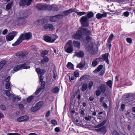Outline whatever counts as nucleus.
Wrapping results in <instances>:
<instances>
[{
    "label": "nucleus",
    "mask_w": 135,
    "mask_h": 135,
    "mask_svg": "<svg viewBox=\"0 0 135 135\" xmlns=\"http://www.w3.org/2000/svg\"><path fill=\"white\" fill-rule=\"evenodd\" d=\"M31 35V33L30 32L21 34L17 40L14 44H12V46H15L19 45L25 39L28 40Z\"/></svg>",
    "instance_id": "1"
},
{
    "label": "nucleus",
    "mask_w": 135,
    "mask_h": 135,
    "mask_svg": "<svg viewBox=\"0 0 135 135\" xmlns=\"http://www.w3.org/2000/svg\"><path fill=\"white\" fill-rule=\"evenodd\" d=\"M30 66L26 64V63H24L22 64H20L15 66L13 70H11V73H14L15 72H16L19 70L22 69H29Z\"/></svg>",
    "instance_id": "2"
},
{
    "label": "nucleus",
    "mask_w": 135,
    "mask_h": 135,
    "mask_svg": "<svg viewBox=\"0 0 135 135\" xmlns=\"http://www.w3.org/2000/svg\"><path fill=\"white\" fill-rule=\"evenodd\" d=\"M64 49L65 51L68 53H71L72 52L73 48L72 41L69 40L68 41L64 47Z\"/></svg>",
    "instance_id": "3"
},
{
    "label": "nucleus",
    "mask_w": 135,
    "mask_h": 135,
    "mask_svg": "<svg viewBox=\"0 0 135 135\" xmlns=\"http://www.w3.org/2000/svg\"><path fill=\"white\" fill-rule=\"evenodd\" d=\"M87 17L86 16H83L81 17L80 20V21L82 26L88 27L89 26V22L87 21Z\"/></svg>",
    "instance_id": "4"
},
{
    "label": "nucleus",
    "mask_w": 135,
    "mask_h": 135,
    "mask_svg": "<svg viewBox=\"0 0 135 135\" xmlns=\"http://www.w3.org/2000/svg\"><path fill=\"white\" fill-rule=\"evenodd\" d=\"M93 45V43L90 42L86 47L87 50L91 54H96V52L94 51Z\"/></svg>",
    "instance_id": "5"
},
{
    "label": "nucleus",
    "mask_w": 135,
    "mask_h": 135,
    "mask_svg": "<svg viewBox=\"0 0 135 135\" xmlns=\"http://www.w3.org/2000/svg\"><path fill=\"white\" fill-rule=\"evenodd\" d=\"M18 32L16 31H12L9 33L6 36L7 41H9L12 40L16 36Z\"/></svg>",
    "instance_id": "6"
},
{
    "label": "nucleus",
    "mask_w": 135,
    "mask_h": 135,
    "mask_svg": "<svg viewBox=\"0 0 135 135\" xmlns=\"http://www.w3.org/2000/svg\"><path fill=\"white\" fill-rule=\"evenodd\" d=\"M73 37L75 40H80L82 37V32L81 30L77 31L76 33L74 35Z\"/></svg>",
    "instance_id": "7"
},
{
    "label": "nucleus",
    "mask_w": 135,
    "mask_h": 135,
    "mask_svg": "<svg viewBox=\"0 0 135 135\" xmlns=\"http://www.w3.org/2000/svg\"><path fill=\"white\" fill-rule=\"evenodd\" d=\"M98 133H100L102 134H104L106 132V127L103 126L100 128L95 129L94 130Z\"/></svg>",
    "instance_id": "8"
},
{
    "label": "nucleus",
    "mask_w": 135,
    "mask_h": 135,
    "mask_svg": "<svg viewBox=\"0 0 135 135\" xmlns=\"http://www.w3.org/2000/svg\"><path fill=\"white\" fill-rule=\"evenodd\" d=\"M81 30L82 32H83L84 35L85 36H91V33L90 31L87 29L85 28H82Z\"/></svg>",
    "instance_id": "9"
},
{
    "label": "nucleus",
    "mask_w": 135,
    "mask_h": 135,
    "mask_svg": "<svg viewBox=\"0 0 135 135\" xmlns=\"http://www.w3.org/2000/svg\"><path fill=\"white\" fill-rule=\"evenodd\" d=\"M29 117L27 115L21 116L17 119V121L19 122H21L24 121H27L29 119Z\"/></svg>",
    "instance_id": "10"
},
{
    "label": "nucleus",
    "mask_w": 135,
    "mask_h": 135,
    "mask_svg": "<svg viewBox=\"0 0 135 135\" xmlns=\"http://www.w3.org/2000/svg\"><path fill=\"white\" fill-rule=\"evenodd\" d=\"M75 11V10L73 8H70L69 10H66L62 12V14L63 17L67 16L70 14L71 13H72Z\"/></svg>",
    "instance_id": "11"
},
{
    "label": "nucleus",
    "mask_w": 135,
    "mask_h": 135,
    "mask_svg": "<svg viewBox=\"0 0 135 135\" xmlns=\"http://www.w3.org/2000/svg\"><path fill=\"white\" fill-rule=\"evenodd\" d=\"M44 40L46 42H53L56 40V38L52 39L50 36H44Z\"/></svg>",
    "instance_id": "12"
},
{
    "label": "nucleus",
    "mask_w": 135,
    "mask_h": 135,
    "mask_svg": "<svg viewBox=\"0 0 135 135\" xmlns=\"http://www.w3.org/2000/svg\"><path fill=\"white\" fill-rule=\"evenodd\" d=\"M44 28L45 29L47 30L49 29L51 31H53L55 29L53 25L50 24H48L45 25L44 26Z\"/></svg>",
    "instance_id": "13"
},
{
    "label": "nucleus",
    "mask_w": 135,
    "mask_h": 135,
    "mask_svg": "<svg viewBox=\"0 0 135 135\" xmlns=\"http://www.w3.org/2000/svg\"><path fill=\"white\" fill-rule=\"evenodd\" d=\"M100 90L101 93H104L106 89V86L104 84H102L99 86Z\"/></svg>",
    "instance_id": "14"
},
{
    "label": "nucleus",
    "mask_w": 135,
    "mask_h": 135,
    "mask_svg": "<svg viewBox=\"0 0 135 135\" xmlns=\"http://www.w3.org/2000/svg\"><path fill=\"white\" fill-rule=\"evenodd\" d=\"M107 13L105 12H104L102 14L100 13H98L96 15V17L97 18L100 19L102 18L103 17H107Z\"/></svg>",
    "instance_id": "15"
},
{
    "label": "nucleus",
    "mask_w": 135,
    "mask_h": 135,
    "mask_svg": "<svg viewBox=\"0 0 135 135\" xmlns=\"http://www.w3.org/2000/svg\"><path fill=\"white\" fill-rule=\"evenodd\" d=\"M108 54L107 53L103 54L102 55V57L108 64H109V62L108 60Z\"/></svg>",
    "instance_id": "16"
},
{
    "label": "nucleus",
    "mask_w": 135,
    "mask_h": 135,
    "mask_svg": "<svg viewBox=\"0 0 135 135\" xmlns=\"http://www.w3.org/2000/svg\"><path fill=\"white\" fill-rule=\"evenodd\" d=\"M36 7L39 10H44V4H43L42 3L38 4L36 5Z\"/></svg>",
    "instance_id": "17"
},
{
    "label": "nucleus",
    "mask_w": 135,
    "mask_h": 135,
    "mask_svg": "<svg viewBox=\"0 0 135 135\" xmlns=\"http://www.w3.org/2000/svg\"><path fill=\"white\" fill-rule=\"evenodd\" d=\"M36 71L38 74H40L41 75H43L45 73L44 70L43 69H40L38 68H36Z\"/></svg>",
    "instance_id": "18"
},
{
    "label": "nucleus",
    "mask_w": 135,
    "mask_h": 135,
    "mask_svg": "<svg viewBox=\"0 0 135 135\" xmlns=\"http://www.w3.org/2000/svg\"><path fill=\"white\" fill-rule=\"evenodd\" d=\"M75 55L79 57H83L84 55V53L82 51H80L78 52H75Z\"/></svg>",
    "instance_id": "19"
},
{
    "label": "nucleus",
    "mask_w": 135,
    "mask_h": 135,
    "mask_svg": "<svg viewBox=\"0 0 135 135\" xmlns=\"http://www.w3.org/2000/svg\"><path fill=\"white\" fill-rule=\"evenodd\" d=\"M52 6L45 4H44V10L51 11L52 10Z\"/></svg>",
    "instance_id": "20"
},
{
    "label": "nucleus",
    "mask_w": 135,
    "mask_h": 135,
    "mask_svg": "<svg viewBox=\"0 0 135 135\" xmlns=\"http://www.w3.org/2000/svg\"><path fill=\"white\" fill-rule=\"evenodd\" d=\"M74 46L76 47L78 49H79L80 47V43L76 41H74L73 42Z\"/></svg>",
    "instance_id": "21"
},
{
    "label": "nucleus",
    "mask_w": 135,
    "mask_h": 135,
    "mask_svg": "<svg viewBox=\"0 0 135 135\" xmlns=\"http://www.w3.org/2000/svg\"><path fill=\"white\" fill-rule=\"evenodd\" d=\"M99 61L98 60V59L96 58L94 60V61L92 62V65L93 67L96 66L98 64Z\"/></svg>",
    "instance_id": "22"
},
{
    "label": "nucleus",
    "mask_w": 135,
    "mask_h": 135,
    "mask_svg": "<svg viewBox=\"0 0 135 135\" xmlns=\"http://www.w3.org/2000/svg\"><path fill=\"white\" fill-rule=\"evenodd\" d=\"M103 68V66L102 65H99L97 68L93 72L94 73H97V72H99Z\"/></svg>",
    "instance_id": "23"
},
{
    "label": "nucleus",
    "mask_w": 135,
    "mask_h": 135,
    "mask_svg": "<svg viewBox=\"0 0 135 135\" xmlns=\"http://www.w3.org/2000/svg\"><path fill=\"white\" fill-rule=\"evenodd\" d=\"M67 67L69 69L73 70L74 69V65L70 62H68L66 65Z\"/></svg>",
    "instance_id": "24"
},
{
    "label": "nucleus",
    "mask_w": 135,
    "mask_h": 135,
    "mask_svg": "<svg viewBox=\"0 0 135 135\" xmlns=\"http://www.w3.org/2000/svg\"><path fill=\"white\" fill-rule=\"evenodd\" d=\"M13 2L12 1H11L9 3L7 4L6 6V8L7 10H9L11 7H12V5Z\"/></svg>",
    "instance_id": "25"
},
{
    "label": "nucleus",
    "mask_w": 135,
    "mask_h": 135,
    "mask_svg": "<svg viewBox=\"0 0 135 135\" xmlns=\"http://www.w3.org/2000/svg\"><path fill=\"white\" fill-rule=\"evenodd\" d=\"M88 84L86 83H84L83 85L82 88L81 90L83 91H85L88 88Z\"/></svg>",
    "instance_id": "26"
},
{
    "label": "nucleus",
    "mask_w": 135,
    "mask_h": 135,
    "mask_svg": "<svg viewBox=\"0 0 135 135\" xmlns=\"http://www.w3.org/2000/svg\"><path fill=\"white\" fill-rule=\"evenodd\" d=\"M60 90L59 88L57 87H55L51 90V92L54 93H56L59 92Z\"/></svg>",
    "instance_id": "27"
},
{
    "label": "nucleus",
    "mask_w": 135,
    "mask_h": 135,
    "mask_svg": "<svg viewBox=\"0 0 135 135\" xmlns=\"http://www.w3.org/2000/svg\"><path fill=\"white\" fill-rule=\"evenodd\" d=\"M11 83L10 82L7 83L5 85V88L6 89H9V91L11 90Z\"/></svg>",
    "instance_id": "28"
},
{
    "label": "nucleus",
    "mask_w": 135,
    "mask_h": 135,
    "mask_svg": "<svg viewBox=\"0 0 135 135\" xmlns=\"http://www.w3.org/2000/svg\"><path fill=\"white\" fill-rule=\"evenodd\" d=\"M7 64V62L6 61H3L0 62V70L5 65Z\"/></svg>",
    "instance_id": "29"
},
{
    "label": "nucleus",
    "mask_w": 135,
    "mask_h": 135,
    "mask_svg": "<svg viewBox=\"0 0 135 135\" xmlns=\"http://www.w3.org/2000/svg\"><path fill=\"white\" fill-rule=\"evenodd\" d=\"M114 36L113 33H111L110 35L107 40V42L109 43H110L114 37Z\"/></svg>",
    "instance_id": "30"
},
{
    "label": "nucleus",
    "mask_w": 135,
    "mask_h": 135,
    "mask_svg": "<svg viewBox=\"0 0 135 135\" xmlns=\"http://www.w3.org/2000/svg\"><path fill=\"white\" fill-rule=\"evenodd\" d=\"M21 98L19 97L16 96L13 98V101L14 102H16L19 101Z\"/></svg>",
    "instance_id": "31"
},
{
    "label": "nucleus",
    "mask_w": 135,
    "mask_h": 135,
    "mask_svg": "<svg viewBox=\"0 0 135 135\" xmlns=\"http://www.w3.org/2000/svg\"><path fill=\"white\" fill-rule=\"evenodd\" d=\"M107 85L110 88L112 87L113 82L111 80H109L106 83Z\"/></svg>",
    "instance_id": "32"
},
{
    "label": "nucleus",
    "mask_w": 135,
    "mask_h": 135,
    "mask_svg": "<svg viewBox=\"0 0 135 135\" xmlns=\"http://www.w3.org/2000/svg\"><path fill=\"white\" fill-rule=\"evenodd\" d=\"M43 104V102L42 101L39 102L37 103L36 105L38 107V108L39 109L42 106Z\"/></svg>",
    "instance_id": "33"
},
{
    "label": "nucleus",
    "mask_w": 135,
    "mask_h": 135,
    "mask_svg": "<svg viewBox=\"0 0 135 135\" xmlns=\"http://www.w3.org/2000/svg\"><path fill=\"white\" fill-rule=\"evenodd\" d=\"M50 20L52 22H55L57 21L55 16L51 17L50 18Z\"/></svg>",
    "instance_id": "34"
},
{
    "label": "nucleus",
    "mask_w": 135,
    "mask_h": 135,
    "mask_svg": "<svg viewBox=\"0 0 135 135\" xmlns=\"http://www.w3.org/2000/svg\"><path fill=\"white\" fill-rule=\"evenodd\" d=\"M49 51L47 50L43 51L41 53V56L42 57L45 56L48 54Z\"/></svg>",
    "instance_id": "35"
},
{
    "label": "nucleus",
    "mask_w": 135,
    "mask_h": 135,
    "mask_svg": "<svg viewBox=\"0 0 135 135\" xmlns=\"http://www.w3.org/2000/svg\"><path fill=\"white\" fill-rule=\"evenodd\" d=\"M94 16V14L93 13L91 12H89L87 15V17L89 18H90Z\"/></svg>",
    "instance_id": "36"
},
{
    "label": "nucleus",
    "mask_w": 135,
    "mask_h": 135,
    "mask_svg": "<svg viewBox=\"0 0 135 135\" xmlns=\"http://www.w3.org/2000/svg\"><path fill=\"white\" fill-rule=\"evenodd\" d=\"M75 13L77 14L78 15L80 16H81L83 15L86 14V13L84 12H77V11H74Z\"/></svg>",
    "instance_id": "37"
},
{
    "label": "nucleus",
    "mask_w": 135,
    "mask_h": 135,
    "mask_svg": "<svg viewBox=\"0 0 135 135\" xmlns=\"http://www.w3.org/2000/svg\"><path fill=\"white\" fill-rule=\"evenodd\" d=\"M52 10L53 11H58L59 9V8L58 6L56 5H53L52 6Z\"/></svg>",
    "instance_id": "38"
},
{
    "label": "nucleus",
    "mask_w": 135,
    "mask_h": 135,
    "mask_svg": "<svg viewBox=\"0 0 135 135\" xmlns=\"http://www.w3.org/2000/svg\"><path fill=\"white\" fill-rule=\"evenodd\" d=\"M39 109L38 108V107L36 106V105L34 107L32 108L31 109V111L32 112H35L37 111Z\"/></svg>",
    "instance_id": "39"
},
{
    "label": "nucleus",
    "mask_w": 135,
    "mask_h": 135,
    "mask_svg": "<svg viewBox=\"0 0 135 135\" xmlns=\"http://www.w3.org/2000/svg\"><path fill=\"white\" fill-rule=\"evenodd\" d=\"M27 53L26 52H22L21 53L18 54H16V56H23L26 55Z\"/></svg>",
    "instance_id": "40"
},
{
    "label": "nucleus",
    "mask_w": 135,
    "mask_h": 135,
    "mask_svg": "<svg viewBox=\"0 0 135 135\" xmlns=\"http://www.w3.org/2000/svg\"><path fill=\"white\" fill-rule=\"evenodd\" d=\"M76 78H75L74 76L72 75H71L69 76V79L70 81H72L74 80L75 79H76Z\"/></svg>",
    "instance_id": "41"
},
{
    "label": "nucleus",
    "mask_w": 135,
    "mask_h": 135,
    "mask_svg": "<svg viewBox=\"0 0 135 135\" xmlns=\"http://www.w3.org/2000/svg\"><path fill=\"white\" fill-rule=\"evenodd\" d=\"M85 66V65L83 64L82 63H80L77 65V68L81 69L83 68Z\"/></svg>",
    "instance_id": "42"
},
{
    "label": "nucleus",
    "mask_w": 135,
    "mask_h": 135,
    "mask_svg": "<svg viewBox=\"0 0 135 135\" xmlns=\"http://www.w3.org/2000/svg\"><path fill=\"white\" fill-rule=\"evenodd\" d=\"M56 17L57 18V20L58 19H60L62 18L63 17V15L62 14H58L57 15H55Z\"/></svg>",
    "instance_id": "43"
},
{
    "label": "nucleus",
    "mask_w": 135,
    "mask_h": 135,
    "mask_svg": "<svg viewBox=\"0 0 135 135\" xmlns=\"http://www.w3.org/2000/svg\"><path fill=\"white\" fill-rule=\"evenodd\" d=\"M33 98V97L32 96H29L27 99V102L28 103H30Z\"/></svg>",
    "instance_id": "44"
},
{
    "label": "nucleus",
    "mask_w": 135,
    "mask_h": 135,
    "mask_svg": "<svg viewBox=\"0 0 135 135\" xmlns=\"http://www.w3.org/2000/svg\"><path fill=\"white\" fill-rule=\"evenodd\" d=\"M94 84V83L93 81H91L89 83L88 88L89 89H90L91 87Z\"/></svg>",
    "instance_id": "45"
},
{
    "label": "nucleus",
    "mask_w": 135,
    "mask_h": 135,
    "mask_svg": "<svg viewBox=\"0 0 135 135\" xmlns=\"http://www.w3.org/2000/svg\"><path fill=\"white\" fill-rule=\"evenodd\" d=\"M91 36H86V39L87 42H89L91 40L92 38L90 37Z\"/></svg>",
    "instance_id": "46"
},
{
    "label": "nucleus",
    "mask_w": 135,
    "mask_h": 135,
    "mask_svg": "<svg viewBox=\"0 0 135 135\" xmlns=\"http://www.w3.org/2000/svg\"><path fill=\"white\" fill-rule=\"evenodd\" d=\"M41 87L40 88L42 89H44L45 88V83L44 81H42L41 82Z\"/></svg>",
    "instance_id": "47"
},
{
    "label": "nucleus",
    "mask_w": 135,
    "mask_h": 135,
    "mask_svg": "<svg viewBox=\"0 0 135 135\" xmlns=\"http://www.w3.org/2000/svg\"><path fill=\"white\" fill-rule=\"evenodd\" d=\"M51 123L54 126L56 125L57 124L56 121L55 119H53L51 120Z\"/></svg>",
    "instance_id": "48"
},
{
    "label": "nucleus",
    "mask_w": 135,
    "mask_h": 135,
    "mask_svg": "<svg viewBox=\"0 0 135 135\" xmlns=\"http://www.w3.org/2000/svg\"><path fill=\"white\" fill-rule=\"evenodd\" d=\"M1 109L3 110H5L6 109V107L4 105L1 104L0 105Z\"/></svg>",
    "instance_id": "49"
},
{
    "label": "nucleus",
    "mask_w": 135,
    "mask_h": 135,
    "mask_svg": "<svg viewBox=\"0 0 135 135\" xmlns=\"http://www.w3.org/2000/svg\"><path fill=\"white\" fill-rule=\"evenodd\" d=\"M9 90H6L5 91L6 95L8 97H9L11 95L10 93L9 92Z\"/></svg>",
    "instance_id": "50"
},
{
    "label": "nucleus",
    "mask_w": 135,
    "mask_h": 135,
    "mask_svg": "<svg viewBox=\"0 0 135 135\" xmlns=\"http://www.w3.org/2000/svg\"><path fill=\"white\" fill-rule=\"evenodd\" d=\"M127 41L128 43L131 44L132 41V39L130 38H126Z\"/></svg>",
    "instance_id": "51"
},
{
    "label": "nucleus",
    "mask_w": 135,
    "mask_h": 135,
    "mask_svg": "<svg viewBox=\"0 0 135 135\" xmlns=\"http://www.w3.org/2000/svg\"><path fill=\"white\" fill-rule=\"evenodd\" d=\"M101 93V91L99 90H98L96 92V95L97 96H99L100 95Z\"/></svg>",
    "instance_id": "52"
},
{
    "label": "nucleus",
    "mask_w": 135,
    "mask_h": 135,
    "mask_svg": "<svg viewBox=\"0 0 135 135\" xmlns=\"http://www.w3.org/2000/svg\"><path fill=\"white\" fill-rule=\"evenodd\" d=\"M41 88H39L38 89H37L35 92L36 95H37L39 94L40 92L42 90Z\"/></svg>",
    "instance_id": "53"
},
{
    "label": "nucleus",
    "mask_w": 135,
    "mask_h": 135,
    "mask_svg": "<svg viewBox=\"0 0 135 135\" xmlns=\"http://www.w3.org/2000/svg\"><path fill=\"white\" fill-rule=\"evenodd\" d=\"M86 77L87 75H84L80 79V81H81L83 80H85L86 78Z\"/></svg>",
    "instance_id": "54"
},
{
    "label": "nucleus",
    "mask_w": 135,
    "mask_h": 135,
    "mask_svg": "<svg viewBox=\"0 0 135 135\" xmlns=\"http://www.w3.org/2000/svg\"><path fill=\"white\" fill-rule=\"evenodd\" d=\"M112 134V135H120L118 132L115 130L113 131Z\"/></svg>",
    "instance_id": "55"
},
{
    "label": "nucleus",
    "mask_w": 135,
    "mask_h": 135,
    "mask_svg": "<svg viewBox=\"0 0 135 135\" xmlns=\"http://www.w3.org/2000/svg\"><path fill=\"white\" fill-rule=\"evenodd\" d=\"M120 108L121 109L122 111H123L125 108V105L123 104H122Z\"/></svg>",
    "instance_id": "56"
},
{
    "label": "nucleus",
    "mask_w": 135,
    "mask_h": 135,
    "mask_svg": "<svg viewBox=\"0 0 135 135\" xmlns=\"http://www.w3.org/2000/svg\"><path fill=\"white\" fill-rule=\"evenodd\" d=\"M105 72V70L103 69L100 73V75L101 76L103 75Z\"/></svg>",
    "instance_id": "57"
},
{
    "label": "nucleus",
    "mask_w": 135,
    "mask_h": 135,
    "mask_svg": "<svg viewBox=\"0 0 135 135\" xmlns=\"http://www.w3.org/2000/svg\"><path fill=\"white\" fill-rule=\"evenodd\" d=\"M79 73L78 72L75 71L74 73V76L77 78L79 76Z\"/></svg>",
    "instance_id": "58"
},
{
    "label": "nucleus",
    "mask_w": 135,
    "mask_h": 135,
    "mask_svg": "<svg viewBox=\"0 0 135 135\" xmlns=\"http://www.w3.org/2000/svg\"><path fill=\"white\" fill-rule=\"evenodd\" d=\"M43 57V59H44L46 62H47L49 61V59L47 57V56H44Z\"/></svg>",
    "instance_id": "59"
},
{
    "label": "nucleus",
    "mask_w": 135,
    "mask_h": 135,
    "mask_svg": "<svg viewBox=\"0 0 135 135\" xmlns=\"http://www.w3.org/2000/svg\"><path fill=\"white\" fill-rule=\"evenodd\" d=\"M92 118L91 116H88V117H86L85 118V119L87 120H90Z\"/></svg>",
    "instance_id": "60"
},
{
    "label": "nucleus",
    "mask_w": 135,
    "mask_h": 135,
    "mask_svg": "<svg viewBox=\"0 0 135 135\" xmlns=\"http://www.w3.org/2000/svg\"><path fill=\"white\" fill-rule=\"evenodd\" d=\"M10 77L9 76L7 78H6L4 79V81L7 83H8V82H9V81L10 80Z\"/></svg>",
    "instance_id": "61"
},
{
    "label": "nucleus",
    "mask_w": 135,
    "mask_h": 135,
    "mask_svg": "<svg viewBox=\"0 0 135 135\" xmlns=\"http://www.w3.org/2000/svg\"><path fill=\"white\" fill-rule=\"evenodd\" d=\"M123 14L125 16L127 17L129 15V12L126 11L123 13Z\"/></svg>",
    "instance_id": "62"
},
{
    "label": "nucleus",
    "mask_w": 135,
    "mask_h": 135,
    "mask_svg": "<svg viewBox=\"0 0 135 135\" xmlns=\"http://www.w3.org/2000/svg\"><path fill=\"white\" fill-rule=\"evenodd\" d=\"M7 135H21L20 134L18 133H10L7 134Z\"/></svg>",
    "instance_id": "63"
},
{
    "label": "nucleus",
    "mask_w": 135,
    "mask_h": 135,
    "mask_svg": "<svg viewBox=\"0 0 135 135\" xmlns=\"http://www.w3.org/2000/svg\"><path fill=\"white\" fill-rule=\"evenodd\" d=\"M89 100L91 102V101H93L94 100V96H91L90 97H89Z\"/></svg>",
    "instance_id": "64"
}]
</instances>
